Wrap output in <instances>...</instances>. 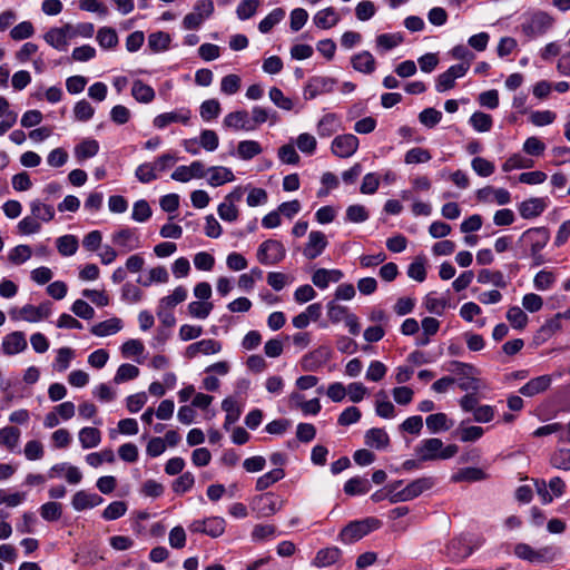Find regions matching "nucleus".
Instances as JSON below:
<instances>
[{
    "instance_id": "f257e3e1",
    "label": "nucleus",
    "mask_w": 570,
    "mask_h": 570,
    "mask_svg": "<svg viewBox=\"0 0 570 570\" xmlns=\"http://www.w3.org/2000/svg\"><path fill=\"white\" fill-rule=\"evenodd\" d=\"M414 451L420 461L426 462L451 459L458 453L459 446L456 444L443 446L442 440L431 438L422 440Z\"/></svg>"
},
{
    "instance_id": "f03ea898",
    "label": "nucleus",
    "mask_w": 570,
    "mask_h": 570,
    "mask_svg": "<svg viewBox=\"0 0 570 570\" xmlns=\"http://www.w3.org/2000/svg\"><path fill=\"white\" fill-rule=\"evenodd\" d=\"M381 525V521L375 518H366L363 520L351 521L347 525H345L341 533L340 539L344 543H354L372 531L379 529Z\"/></svg>"
},
{
    "instance_id": "7ed1b4c3",
    "label": "nucleus",
    "mask_w": 570,
    "mask_h": 570,
    "mask_svg": "<svg viewBox=\"0 0 570 570\" xmlns=\"http://www.w3.org/2000/svg\"><path fill=\"white\" fill-rule=\"evenodd\" d=\"M550 239V232L547 227L529 228L519 238V243L529 247L530 255L533 258L539 257V253L547 246Z\"/></svg>"
},
{
    "instance_id": "20e7f679",
    "label": "nucleus",
    "mask_w": 570,
    "mask_h": 570,
    "mask_svg": "<svg viewBox=\"0 0 570 570\" xmlns=\"http://www.w3.org/2000/svg\"><path fill=\"white\" fill-rule=\"evenodd\" d=\"M286 255L284 245L276 239L264 240L257 248L256 257L262 265L271 266L281 263Z\"/></svg>"
},
{
    "instance_id": "39448f33",
    "label": "nucleus",
    "mask_w": 570,
    "mask_h": 570,
    "mask_svg": "<svg viewBox=\"0 0 570 570\" xmlns=\"http://www.w3.org/2000/svg\"><path fill=\"white\" fill-rule=\"evenodd\" d=\"M434 485V479L431 476L419 478L406 487H404L397 494H393L392 503L410 501L417 498L424 491L430 490Z\"/></svg>"
},
{
    "instance_id": "423d86ee",
    "label": "nucleus",
    "mask_w": 570,
    "mask_h": 570,
    "mask_svg": "<svg viewBox=\"0 0 570 570\" xmlns=\"http://www.w3.org/2000/svg\"><path fill=\"white\" fill-rule=\"evenodd\" d=\"M553 24V19L546 12H537L522 23V32L530 39L544 35Z\"/></svg>"
},
{
    "instance_id": "0eeeda50",
    "label": "nucleus",
    "mask_w": 570,
    "mask_h": 570,
    "mask_svg": "<svg viewBox=\"0 0 570 570\" xmlns=\"http://www.w3.org/2000/svg\"><path fill=\"white\" fill-rule=\"evenodd\" d=\"M336 80L331 77L314 76L307 80L304 86V98L306 100L315 99L316 97L332 92Z\"/></svg>"
},
{
    "instance_id": "6e6552de",
    "label": "nucleus",
    "mask_w": 570,
    "mask_h": 570,
    "mask_svg": "<svg viewBox=\"0 0 570 570\" xmlns=\"http://www.w3.org/2000/svg\"><path fill=\"white\" fill-rule=\"evenodd\" d=\"M283 501L272 493L261 494L253 500L252 510L256 512L258 518L269 517L281 510Z\"/></svg>"
},
{
    "instance_id": "1a4fd4ad",
    "label": "nucleus",
    "mask_w": 570,
    "mask_h": 570,
    "mask_svg": "<svg viewBox=\"0 0 570 570\" xmlns=\"http://www.w3.org/2000/svg\"><path fill=\"white\" fill-rule=\"evenodd\" d=\"M358 138L353 134L336 136L332 141V153L340 158H348L358 148Z\"/></svg>"
},
{
    "instance_id": "9d476101",
    "label": "nucleus",
    "mask_w": 570,
    "mask_h": 570,
    "mask_svg": "<svg viewBox=\"0 0 570 570\" xmlns=\"http://www.w3.org/2000/svg\"><path fill=\"white\" fill-rule=\"evenodd\" d=\"M114 245L120 247L124 253L131 252L140 247V238L134 228L125 227L115 232L111 236Z\"/></svg>"
},
{
    "instance_id": "9b49d317",
    "label": "nucleus",
    "mask_w": 570,
    "mask_h": 570,
    "mask_svg": "<svg viewBox=\"0 0 570 570\" xmlns=\"http://www.w3.org/2000/svg\"><path fill=\"white\" fill-rule=\"evenodd\" d=\"M191 111L188 108H179L174 111L164 112L156 116L153 125L158 129H164L173 122H181L187 125L190 120Z\"/></svg>"
},
{
    "instance_id": "f8f14e48",
    "label": "nucleus",
    "mask_w": 570,
    "mask_h": 570,
    "mask_svg": "<svg viewBox=\"0 0 570 570\" xmlns=\"http://www.w3.org/2000/svg\"><path fill=\"white\" fill-rule=\"evenodd\" d=\"M328 242L323 232L313 230L308 235V240L303 249V254L308 259H315L327 247Z\"/></svg>"
},
{
    "instance_id": "ddd939ff",
    "label": "nucleus",
    "mask_w": 570,
    "mask_h": 570,
    "mask_svg": "<svg viewBox=\"0 0 570 570\" xmlns=\"http://www.w3.org/2000/svg\"><path fill=\"white\" fill-rule=\"evenodd\" d=\"M552 383L551 375L544 374L531 379L523 386L519 389V393L527 397H532L537 394L543 393L547 391Z\"/></svg>"
},
{
    "instance_id": "4468645a",
    "label": "nucleus",
    "mask_w": 570,
    "mask_h": 570,
    "mask_svg": "<svg viewBox=\"0 0 570 570\" xmlns=\"http://www.w3.org/2000/svg\"><path fill=\"white\" fill-rule=\"evenodd\" d=\"M223 125L224 127L234 130L253 131V126H250V118L246 110H237L227 114L223 120Z\"/></svg>"
},
{
    "instance_id": "2eb2a0df",
    "label": "nucleus",
    "mask_w": 570,
    "mask_h": 570,
    "mask_svg": "<svg viewBox=\"0 0 570 570\" xmlns=\"http://www.w3.org/2000/svg\"><path fill=\"white\" fill-rule=\"evenodd\" d=\"M27 340L22 332L16 331L3 337L2 350L7 355H14L27 348Z\"/></svg>"
},
{
    "instance_id": "dca6fc26",
    "label": "nucleus",
    "mask_w": 570,
    "mask_h": 570,
    "mask_svg": "<svg viewBox=\"0 0 570 570\" xmlns=\"http://www.w3.org/2000/svg\"><path fill=\"white\" fill-rule=\"evenodd\" d=\"M547 208L544 198H529L519 205V213L522 218L530 219L540 216Z\"/></svg>"
},
{
    "instance_id": "f3484780",
    "label": "nucleus",
    "mask_w": 570,
    "mask_h": 570,
    "mask_svg": "<svg viewBox=\"0 0 570 570\" xmlns=\"http://www.w3.org/2000/svg\"><path fill=\"white\" fill-rule=\"evenodd\" d=\"M102 501L100 495L80 490L72 497L71 504L76 511H83L101 504Z\"/></svg>"
},
{
    "instance_id": "a211bd4d",
    "label": "nucleus",
    "mask_w": 570,
    "mask_h": 570,
    "mask_svg": "<svg viewBox=\"0 0 570 570\" xmlns=\"http://www.w3.org/2000/svg\"><path fill=\"white\" fill-rule=\"evenodd\" d=\"M353 68L362 73L370 75L375 70L376 61L370 51H362L351 59Z\"/></svg>"
},
{
    "instance_id": "6ab92c4d",
    "label": "nucleus",
    "mask_w": 570,
    "mask_h": 570,
    "mask_svg": "<svg viewBox=\"0 0 570 570\" xmlns=\"http://www.w3.org/2000/svg\"><path fill=\"white\" fill-rule=\"evenodd\" d=\"M208 184L213 187L222 186L226 183H230L235 179L233 171L223 166H213L207 169Z\"/></svg>"
},
{
    "instance_id": "aec40b11",
    "label": "nucleus",
    "mask_w": 570,
    "mask_h": 570,
    "mask_svg": "<svg viewBox=\"0 0 570 570\" xmlns=\"http://www.w3.org/2000/svg\"><path fill=\"white\" fill-rule=\"evenodd\" d=\"M488 478V474L480 468H463L451 476L452 482H478Z\"/></svg>"
},
{
    "instance_id": "412c9836",
    "label": "nucleus",
    "mask_w": 570,
    "mask_h": 570,
    "mask_svg": "<svg viewBox=\"0 0 570 570\" xmlns=\"http://www.w3.org/2000/svg\"><path fill=\"white\" fill-rule=\"evenodd\" d=\"M316 27L321 29H330L340 21V16L333 7L320 10L313 18Z\"/></svg>"
},
{
    "instance_id": "4be33fe9",
    "label": "nucleus",
    "mask_w": 570,
    "mask_h": 570,
    "mask_svg": "<svg viewBox=\"0 0 570 570\" xmlns=\"http://www.w3.org/2000/svg\"><path fill=\"white\" fill-rule=\"evenodd\" d=\"M472 552L470 544L462 538L453 539L448 546V554L452 560H463Z\"/></svg>"
},
{
    "instance_id": "5701e85b",
    "label": "nucleus",
    "mask_w": 570,
    "mask_h": 570,
    "mask_svg": "<svg viewBox=\"0 0 570 570\" xmlns=\"http://www.w3.org/2000/svg\"><path fill=\"white\" fill-rule=\"evenodd\" d=\"M365 444L377 450L385 449L390 443L389 434L379 428H373L365 433Z\"/></svg>"
},
{
    "instance_id": "b1692460",
    "label": "nucleus",
    "mask_w": 570,
    "mask_h": 570,
    "mask_svg": "<svg viewBox=\"0 0 570 570\" xmlns=\"http://www.w3.org/2000/svg\"><path fill=\"white\" fill-rule=\"evenodd\" d=\"M341 556L342 551L337 547H328L325 549H321L316 553L314 564L320 568L328 567L336 563Z\"/></svg>"
},
{
    "instance_id": "393cba45",
    "label": "nucleus",
    "mask_w": 570,
    "mask_h": 570,
    "mask_svg": "<svg viewBox=\"0 0 570 570\" xmlns=\"http://www.w3.org/2000/svg\"><path fill=\"white\" fill-rule=\"evenodd\" d=\"M121 327V320L112 317L94 325L91 327V333L96 336L104 337L119 332Z\"/></svg>"
},
{
    "instance_id": "a878e982",
    "label": "nucleus",
    "mask_w": 570,
    "mask_h": 570,
    "mask_svg": "<svg viewBox=\"0 0 570 570\" xmlns=\"http://www.w3.org/2000/svg\"><path fill=\"white\" fill-rule=\"evenodd\" d=\"M426 428L431 433L448 431L452 428L453 422L449 420L445 413L439 412L430 414L426 420Z\"/></svg>"
},
{
    "instance_id": "bb28decb",
    "label": "nucleus",
    "mask_w": 570,
    "mask_h": 570,
    "mask_svg": "<svg viewBox=\"0 0 570 570\" xmlns=\"http://www.w3.org/2000/svg\"><path fill=\"white\" fill-rule=\"evenodd\" d=\"M131 96L141 104H149L155 99V90L141 80H135L131 87Z\"/></svg>"
},
{
    "instance_id": "cd10ccee",
    "label": "nucleus",
    "mask_w": 570,
    "mask_h": 570,
    "mask_svg": "<svg viewBox=\"0 0 570 570\" xmlns=\"http://www.w3.org/2000/svg\"><path fill=\"white\" fill-rule=\"evenodd\" d=\"M31 215L39 222L48 223L55 218V208L51 205L45 204L39 199L30 203Z\"/></svg>"
},
{
    "instance_id": "c85d7f7f",
    "label": "nucleus",
    "mask_w": 570,
    "mask_h": 570,
    "mask_svg": "<svg viewBox=\"0 0 570 570\" xmlns=\"http://www.w3.org/2000/svg\"><path fill=\"white\" fill-rule=\"evenodd\" d=\"M79 442L82 449H92L101 442V433L96 428L86 426L79 431Z\"/></svg>"
},
{
    "instance_id": "c756f323",
    "label": "nucleus",
    "mask_w": 570,
    "mask_h": 570,
    "mask_svg": "<svg viewBox=\"0 0 570 570\" xmlns=\"http://www.w3.org/2000/svg\"><path fill=\"white\" fill-rule=\"evenodd\" d=\"M375 412L383 419H392L395 416V407L393 403L389 401L387 394L384 391H380L376 394Z\"/></svg>"
},
{
    "instance_id": "7c9ffc66",
    "label": "nucleus",
    "mask_w": 570,
    "mask_h": 570,
    "mask_svg": "<svg viewBox=\"0 0 570 570\" xmlns=\"http://www.w3.org/2000/svg\"><path fill=\"white\" fill-rule=\"evenodd\" d=\"M326 358L327 353L323 348L311 352L302 358V368L308 372L316 371L322 366Z\"/></svg>"
},
{
    "instance_id": "2f4dec72",
    "label": "nucleus",
    "mask_w": 570,
    "mask_h": 570,
    "mask_svg": "<svg viewBox=\"0 0 570 570\" xmlns=\"http://www.w3.org/2000/svg\"><path fill=\"white\" fill-rule=\"evenodd\" d=\"M371 490V483L367 479L355 476L347 480L344 484V492L347 495L365 494Z\"/></svg>"
},
{
    "instance_id": "473e14b6",
    "label": "nucleus",
    "mask_w": 570,
    "mask_h": 570,
    "mask_svg": "<svg viewBox=\"0 0 570 570\" xmlns=\"http://www.w3.org/2000/svg\"><path fill=\"white\" fill-rule=\"evenodd\" d=\"M20 439V430L16 426H4L0 429V445L9 451H13Z\"/></svg>"
},
{
    "instance_id": "72a5a7b5",
    "label": "nucleus",
    "mask_w": 570,
    "mask_h": 570,
    "mask_svg": "<svg viewBox=\"0 0 570 570\" xmlns=\"http://www.w3.org/2000/svg\"><path fill=\"white\" fill-rule=\"evenodd\" d=\"M222 409L226 412L224 428L226 430H228L229 426L232 424H234L239 419L240 409H239L236 400L233 397H226L222 402Z\"/></svg>"
},
{
    "instance_id": "f704fd0d",
    "label": "nucleus",
    "mask_w": 570,
    "mask_h": 570,
    "mask_svg": "<svg viewBox=\"0 0 570 570\" xmlns=\"http://www.w3.org/2000/svg\"><path fill=\"white\" fill-rule=\"evenodd\" d=\"M99 151V144L95 139H85L75 148V156L78 160H85L96 156Z\"/></svg>"
},
{
    "instance_id": "c9c22d12",
    "label": "nucleus",
    "mask_w": 570,
    "mask_h": 570,
    "mask_svg": "<svg viewBox=\"0 0 570 570\" xmlns=\"http://www.w3.org/2000/svg\"><path fill=\"white\" fill-rule=\"evenodd\" d=\"M285 476V471L282 468L273 469L272 471L263 474L256 481L255 489L257 491H264L274 483L278 482Z\"/></svg>"
},
{
    "instance_id": "e433bc0d",
    "label": "nucleus",
    "mask_w": 570,
    "mask_h": 570,
    "mask_svg": "<svg viewBox=\"0 0 570 570\" xmlns=\"http://www.w3.org/2000/svg\"><path fill=\"white\" fill-rule=\"evenodd\" d=\"M284 17L285 10L282 8H275L258 23V30L262 33L269 32L277 23L284 19Z\"/></svg>"
},
{
    "instance_id": "4c0bfd02",
    "label": "nucleus",
    "mask_w": 570,
    "mask_h": 570,
    "mask_svg": "<svg viewBox=\"0 0 570 570\" xmlns=\"http://www.w3.org/2000/svg\"><path fill=\"white\" fill-rule=\"evenodd\" d=\"M338 120L335 114L324 115L317 124L320 137H330L337 130Z\"/></svg>"
},
{
    "instance_id": "58836bf2",
    "label": "nucleus",
    "mask_w": 570,
    "mask_h": 570,
    "mask_svg": "<svg viewBox=\"0 0 570 570\" xmlns=\"http://www.w3.org/2000/svg\"><path fill=\"white\" fill-rule=\"evenodd\" d=\"M97 41L104 49H112L118 45V36L114 28L102 27L97 32Z\"/></svg>"
},
{
    "instance_id": "ea45409f",
    "label": "nucleus",
    "mask_w": 570,
    "mask_h": 570,
    "mask_svg": "<svg viewBox=\"0 0 570 570\" xmlns=\"http://www.w3.org/2000/svg\"><path fill=\"white\" fill-rule=\"evenodd\" d=\"M263 151L258 141L242 140L237 146V154L244 160H249Z\"/></svg>"
},
{
    "instance_id": "a19ab883",
    "label": "nucleus",
    "mask_w": 570,
    "mask_h": 570,
    "mask_svg": "<svg viewBox=\"0 0 570 570\" xmlns=\"http://www.w3.org/2000/svg\"><path fill=\"white\" fill-rule=\"evenodd\" d=\"M46 42L59 51H66L68 48V41L65 35L59 28L49 29L43 36Z\"/></svg>"
},
{
    "instance_id": "79ce46f5",
    "label": "nucleus",
    "mask_w": 570,
    "mask_h": 570,
    "mask_svg": "<svg viewBox=\"0 0 570 570\" xmlns=\"http://www.w3.org/2000/svg\"><path fill=\"white\" fill-rule=\"evenodd\" d=\"M550 463L553 468L570 471V449L560 448L557 449L550 458Z\"/></svg>"
},
{
    "instance_id": "37998d69",
    "label": "nucleus",
    "mask_w": 570,
    "mask_h": 570,
    "mask_svg": "<svg viewBox=\"0 0 570 570\" xmlns=\"http://www.w3.org/2000/svg\"><path fill=\"white\" fill-rule=\"evenodd\" d=\"M471 126L479 132L490 131L493 126V119L491 115L481 111H475L470 117Z\"/></svg>"
},
{
    "instance_id": "c03bdc74",
    "label": "nucleus",
    "mask_w": 570,
    "mask_h": 570,
    "mask_svg": "<svg viewBox=\"0 0 570 570\" xmlns=\"http://www.w3.org/2000/svg\"><path fill=\"white\" fill-rule=\"evenodd\" d=\"M78 247V239L73 235H65L57 238V248L62 256H71L76 254Z\"/></svg>"
},
{
    "instance_id": "a18cd8bd",
    "label": "nucleus",
    "mask_w": 570,
    "mask_h": 570,
    "mask_svg": "<svg viewBox=\"0 0 570 570\" xmlns=\"http://www.w3.org/2000/svg\"><path fill=\"white\" fill-rule=\"evenodd\" d=\"M170 43V36L164 31L153 32L148 37V46L154 52L167 50Z\"/></svg>"
},
{
    "instance_id": "49530a36",
    "label": "nucleus",
    "mask_w": 570,
    "mask_h": 570,
    "mask_svg": "<svg viewBox=\"0 0 570 570\" xmlns=\"http://www.w3.org/2000/svg\"><path fill=\"white\" fill-rule=\"evenodd\" d=\"M269 118L273 120V122H275L277 119V114L275 111L271 112L266 108L255 106L252 109L250 118V126H253V130H255L262 124L266 122Z\"/></svg>"
},
{
    "instance_id": "de8ad7c7",
    "label": "nucleus",
    "mask_w": 570,
    "mask_h": 570,
    "mask_svg": "<svg viewBox=\"0 0 570 570\" xmlns=\"http://www.w3.org/2000/svg\"><path fill=\"white\" fill-rule=\"evenodd\" d=\"M478 282L481 284L491 283L494 286L502 288L507 286L504 276L500 271L482 269L478 275Z\"/></svg>"
},
{
    "instance_id": "09e8293b",
    "label": "nucleus",
    "mask_w": 570,
    "mask_h": 570,
    "mask_svg": "<svg viewBox=\"0 0 570 570\" xmlns=\"http://www.w3.org/2000/svg\"><path fill=\"white\" fill-rule=\"evenodd\" d=\"M507 320L515 330H523L528 324V315L519 306H511L508 309Z\"/></svg>"
},
{
    "instance_id": "8fccbe9b",
    "label": "nucleus",
    "mask_w": 570,
    "mask_h": 570,
    "mask_svg": "<svg viewBox=\"0 0 570 570\" xmlns=\"http://www.w3.org/2000/svg\"><path fill=\"white\" fill-rule=\"evenodd\" d=\"M220 104L217 99H208L203 101L199 108V114L203 120L209 121L212 119H215L220 114Z\"/></svg>"
},
{
    "instance_id": "3c124183",
    "label": "nucleus",
    "mask_w": 570,
    "mask_h": 570,
    "mask_svg": "<svg viewBox=\"0 0 570 570\" xmlns=\"http://www.w3.org/2000/svg\"><path fill=\"white\" fill-rule=\"evenodd\" d=\"M403 41L400 33H382L376 37V48L382 51L392 50Z\"/></svg>"
},
{
    "instance_id": "603ef678",
    "label": "nucleus",
    "mask_w": 570,
    "mask_h": 570,
    "mask_svg": "<svg viewBox=\"0 0 570 570\" xmlns=\"http://www.w3.org/2000/svg\"><path fill=\"white\" fill-rule=\"evenodd\" d=\"M532 166V159L525 158L520 154H513L504 161L502 169L508 173L514 169L531 168Z\"/></svg>"
},
{
    "instance_id": "864d4df0",
    "label": "nucleus",
    "mask_w": 570,
    "mask_h": 570,
    "mask_svg": "<svg viewBox=\"0 0 570 570\" xmlns=\"http://www.w3.org/2000/svg\"><path fill=\"white\" fill-rule=\"evenodd\" d=\"M12 320H23L29 323L39 322V314L37 313V306L31 304H27L22 306L20 309L10 312Z\"/></svg>"
},
{
    "instance_id": "5fc2aeb1",
    "label": "nucleus",
    "mask_w": 570,
    "mask_h": 570,
    "mask_svg": "<svg viewBox=\"0 0 570 570\" xmlns=\"http://www.w3.org/2000/svg\"><path fill=\"white\" fill-rule=\"evenodd\" d=\"M206 534L212 538H218L225 532L226 521L222 517H210L205 519Z\"/></svg>"
},
{
    "instance_id": "6e6d98bb",
    "label": "nucleus",
    "mask_w": 570,
    "mask_h": 570,
    "mask_svg": "<svg viewBox=\"0 0 570 570\" xmlns=\"http://www.w3.org/2000/svg\"><path fill=\"white\" fill-rule=\"evenodd\" d=\"M259 4L261 0H242L236 8L237 18L239 20L252 18L256 13Z\"/></svg>"
},
{
    "instance_id": "4d7b16f0",
    "label": "nucleus",
    "mask_w": 570,
    "mask_h": 570,
    "mask_svg": "<svg viewBox=\"0 0 570 570\" xmlns=\"http://www.w3.org/2000/svg\"><path fill=\"white\" fill-rule=\"evenodd\" d=\"M61 504L58 502L50 501L40 507V515L46 521H57L61 518Z\"/></svg>"
},
{
    "instance_id": "13d9d810",
    "label": "nucleus",
    "mask_w": 570,
    "mask_h": 570,
    "mask_svg": "<svg viewBox=\"0 0 570 570\" xmlns=\"http://www.w3.org/2000/svg\"><path fill=\"white\" fill-rule=\"evenodd\" d=\"M326 307L327 316L332 323H340L345 321L346 317L351 315L346 306L340 305L335 301L328 302Z\"/></svg>"
},
{
    "instance_id": "bf43d9fd",
    "label": "nucleus",
    "mask_w": 570,
    "mask_h": 570,
    "mask_svg": "<svg viewBox=\"0 0 570 570\" xmlns=\"http://www.w3.org/2000/svg\"><path fill=\"white\" fill-rule=\"evenodd\" d=\"M187 298V289L183 286H177L173 294L163 297L159 302L160 306L173 308L183 303Z\"/></svg>"
},
{
    "instance_id": "052dcab7",
    "label": "nucleus",
    "mask_w": 570,
    "mask_h": 570,
    "mask_svg": "<svg viewBox=\"0 0 570 570\" xmlns=\"http://www.w3.org/2000/svg\"><path fill=\"white\" fill-rule=\"evenodd\" d=\"M432 156L428 149L421 147H414L406 151L404 161L407 165L421 164L431 160Z\"/></svg>"
},
{
    "instance_id": "680f3d73",
    "label": "nucleus",
    "mask_w": 570,
    "mask_h": 570,
    "mask_svg": "<svg viewBox=\"0 0 570 570\" xmlns=\"http://www.w3.org/2000/svg\"><path fill=\"white\" fill-rule=\"evenodd\" d=\"M31 255L32 250L29 245H18L9 252L8 259L12 264L20 265L27 262Z\"/></svg>"
},
{
    "instance_id": "e2e57ef3",
    "label": "nucleus",
    "mask_w": 570,
    "mask_h": 570,
    "mask_svg": "<svg viewBox=\"0 0 570 570\" xmlns=\"http://www.w3.org/2000/svg\"><path fill=\"white\" fill-rule=\"evenodd\" d=\"M75 353L70 347H61L57 351V356L53 363V368L58 372H65L69 365L71 360L73 358Z\"/></svg>"
},
{
    "instance_id": "0e129e2a",
    "label": "nucleus",
    "mask_w": 570,
    "mask_h": 570,
    "mask_svg": "<svg viewBox=\"0 0 570 570\" xmlns=\"http://www.w3.org/2000/svg\"><path fill=\"white\" fill-rule=\"evenodd\" d=\"M214 305L210 302L194 301L188 304V313L195 318L205 320L212 312Z\"/></svg>"
},
{
    "instance_id": "69168bd1",
    "label": "nucleus",
    "mask_w": 570,
    "mask_h": 570,
    "mask_svg": "<svg viewBox=\"0 0 570 570\" xmlns=\"http://www.w3.org/2000/svg\"><path fill=\"white\" fill-rule=\"evenodd\" d=\"M151 208L145 199L137 200L132 207L131 218L138 223H144L151 217Z\"/></svg>"
},
{
    "instance_id": "338daca9",
    "label": "nucleus",
    "mask_w": 570,
    "mask_h": 570,
    "mask_svg": "<svg viewBox=\"0 0 570 570\" xmlns=\"http://www.w3.org/2000/svg\"><path fill=\"white\" fill-rule=\"evenodd\" d=\"M139 375V368L132 364H121L114 377L115 383L119 384L129 380H134Z\"/></svg>"
},
{
    "instance_id": "774afa93",
    "label": "nucleus",
    "mask_w": 570,
    "mask_h": 570,
    "mask_svg": "<svg viewBox=\"0 0 570 570\" xmlns=\"http://www.w3.org/2000/svg\"><path fill=\"white\" fill-rule=\"evenodd\" d=\"M195 483L191 472H185L173 482V491L178 494L188 492Z\"/></svg>"
}]
</instances>
